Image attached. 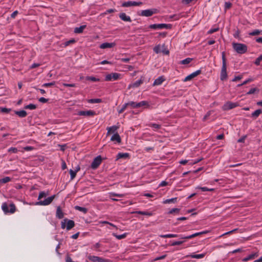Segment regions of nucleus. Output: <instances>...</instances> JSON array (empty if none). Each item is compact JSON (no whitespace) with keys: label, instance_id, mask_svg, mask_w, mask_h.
<instances>
[{"label":"nucleus","instance_id":"obj_1","mask_svg":"<svg viewBox=\"0 0 262 262\" xmlns=\"http://www.w3.org/2000/svg\"><path fill=\"white\" fill-rule=\"evenodd\" d=\"M222 67L221 71L220 78L222 81H224L227 78L226 59L225 52H223L222 53Z\"/></svg>","mask_w":262,"mask_h":262},{"label":"nucleus","instance_id":"obj_2","mask_svg":"<svg viewBox=\"0 0 262 262\" xmlns=\"http://www.w3.org/2000/svg\"><path fill=\"white\" fill-rule=\"evenodd\" d=\"M232 47L233 49L238 54H244L247 52V46L243 43H232Z\"/></svg>","mask_w":262,"mask_h":262},{"label":"nucleus","instance_id":"obj_3","mask_svg":"<svg viewBox=\"0 0 262 262\" xmlns=\"http://www.w3.org/2000/svg\"><path fill=\"white\" fill-rule=\"evenodd\" d=\"M75 226V223L73 220H68L67 219H64L61 223V227L62 229H64L66 227L67 230H70Z\"/></svg>","mask_w":262,"mask_h":262},{"label":"nucleus","instance_id":"obj_4","mask_svg":"<svg viewBox=\"0 0 262 262\" xmlns=\"http://www.w3.org/2000/svg\"><path fill=\"white\" fill-rule=\"evenodd\" d=\"M158 12V10L157 9L153 8L142 10L139 15L142 16L149 17L152 16L154 14L157 13Z\"/></svg>","mask_w":262,"mask_h":262},{"label":"nucleus","instance_id":"obj_5","mask_svg":"<svg viewBox=\"0 0 262 262\" xmlns=\"http://www.w3.org/2000/svg\"><path fill=\"white\" fill-rule=\"evenodd\" d=\"M10 209L9 210L8 206L7 204L6 203H3L2 205V209L5 213H9V212H10L11 213H14L16 210V208H15V205L14 204L12 203L10 205Z\"/></svg>","mask_w":262,"mask_h":262},{"label":"nucleus","instance_id":"obj_6","mask_svg":"<svg viewBox=\"0 0 262 262\" xmlns=\"http://www.w3.org/2000/svg\"><path fill=\"white\" fill-rule=\"evenodd\" d=\"M171 25L170 24H153L150 25L149 26V28L150 29H171Z\"/></svg>","mask_w":262,"mask_h":262},{"label":"nucleus","instance_id":"obj_7","mask_svg":"<svg viewBox=\"0 0 262 262\" xmlns=\"http://www.w3.org/2000/svg\"><path fill=\"white\" fill-rule=\"evenodd\" d=\"M55 197V195H53L50 197L48 198L47 199H46L43 201H40L39 202H36V205L44 206L48 205L51 203V202L53 201Z\"/></svg>","mask_w":262,"mask_h":262},{"label":"nucleus","instance_id":"obj_8","mask_svg":"<svg viewBox=\"0 0 262 262\" xmlns=\"http://www.w3.org/2000/svg\"><path fill=\"white\" fill-rule=\"evenodd\" d=\"M102 162V158L100 156L96 157L92 162L91 164V168L93 169H95L100 165Z\"/></svg>","mask_w":262,"mask_h":262},{"label":"nucleus","instance_id":"obj_9","mask_svg":"<svg viewBox=\"0 0 262 262\" xmlns=\"http://www.w3.org/2000/svg\"><path fill=\"white\" fill-rule=\"evenodd\" d=\"M121 74L117 73H113L106 76L105 80L106 81H111L112 80H117L120 78Z\"/></svg>","mask_w":262,"mask_h":262},{"label":"nucleus","instance_id":"obj_10","mask_svg":"<svg viewBox=\"0 0 262 262\" xmlns=\"http://www.w3.org/2000/svg\"><path fill=\"white\" fill-rule=\"evenodd\" d=\"M238 103L237 102H231L230 101L227 102L223 106L224 110H228L230 109L233 108L238 106Z\"/></svg>","mask_w":262,"mask_h":262},{"label":"nucleus","instance_id":"obj_11","mask_svg":"<svg viewBox=\"0 0 262 262\" xmlns=\"http://www.w3.org/2000/svg\"><path fill=\"white\" fill-rule=\"evenodd\" d=\"M143 4V3L141 2H132V1H128L127 2H124L122 4V6L123 7H128L131 6H140Z\"/></svg>","mask_w":262,"mask_h":262},{"label":"nucleus","instance_id":"obj_12","mask_svg":"<svg viewBox=\"0 0 262 262\" xmlns=\"http://www.w3.org/2000/svg\"><path fill=\"white\" fill-rule=\"evenodd\" d=\"M201 73V71L200 70H197L195 72L191 73V74L189 75L188 76H186L184 81H187L191 80L193 78L195 77L199 74H200Z\"/></svg>","mask_w":262,"mask_h":262},{"label":"nucleus","instance_id":"obj_13","mask_svg":"<svg viewBox=\"0 0 262 262\" xmlns=\"http://www.w3.org/2000/svg\"><path fill=\"white\" fill-rule=\"evenodd\" d=\"M78 115H80V116H91L95 115L96 113H95V112L92 111V110L86 111H80L78 112Z\"/></svg>","mask_w":262,"mask_h":262},{"label":"nucleus","instance_id":"obj_14","mask_svg":"<svg viewBox=\"0 0 262 262\" xmlns=\"http://www.w3.org/2000/svg\"><path fill=\"white\" fill-rule=\"evenodd\" d=\"M208 232H209V231L208 230H206V231H204L200 232H197V233H194V234L189 235V236L182 237H181V238L182 239H190V238H192L193 237H196V236L208 233Z\"/></svg>","mask_w":262,"mask_h":262},{"label":"nucleus","instance_id":"obj_15","mask_svg":"<svg viewBox=\"0 0 262 262\" xmlns=\"http://www.w3.org/2000/svg\"><path fill=\"white\" fill-rule=\"evenodd\" d=\"M116 45V43L115 42H104L102 43L100 46V48L101 49H106V48H111L114 47Z\"/></svg>","mask_w":262,"mask_h":262},{"label":"nucleus","instance_id":"obj_16","mask_svg":"<svg viewBox=\"0 0 262 262\" xmlns=\"http://www.w3.org/2000/svg\"><path fill=\"white\" fill-rule=\"evenodd\" d=\"M119 17L121 19L124 21H129L131 22L132 19L130 17L128 16H127L125 13H121L119 14Z\"/></svg>","mask_w":262,"mask_h":262},{"label":"nucleus","instance_id":"obj_17","mask_svg":"<svg viewBox=\"0 0 262 262\" xmlns=\"http://www.w3.org/2000/svg\"><path fill=\"white\" fill-rule=\"evenodd\" d=\"M111 140L112 141H116L117 143H120L121 142V138L119 135L116 133L114 134L111 137Z\"/></svg>","mask_w":262,"mask_h":262},{"label":"nucleus","instance_id":"obj_18","mask_svg":"<svg viewBox=\"0 0 262 262\" xmlns=\"http://www.w3.org/2000/svg\"><path fill=\"white\" fill-rule=\"evenodd\" d=\"M119 128V127L116 125L112 126L110 127L107 128V135H110L112 133H114Z\"/></svg>","mask_w":262,"mask_h":262},{"label":"nucleus","instance_id":"obj_19","mask_svg":"<svg viewBox=\"0 0 262 262\" xmlns=\"http://www.w3.org/2000/svg\"><path fill=\"white\" fill-rule=\"evenodd\" d=\"M143 81L142 79H140L135 82L129 85L128 89H129L132 88H137L138 87L140 84H141L143 83Z\"/></svg>","mask_w":262,"mask_h":262},{"label":"nucleus","instance_id":"obj_20","mask_svg":"<svg viewBox=\"0 0 262 262\" xmlns=\"http://www.w3.org/2000/svg\"><path fill=\"white\" fill-rule=\"evenodd\" d=\"M86 27V25H82L79 27H76L74 29V33L76 34H80L83 32V30Z\"/></svg>","mask_w":262,"mask_h":262},{"label":"nucleus","instance_id":"obj_21","mask_svg":"<svg viewBox=\"0 0 262 262\" xmlns=\"http://www.w3.org/2000/svg\"><path fill=\"white\" fill-rule=\"evenodd\" d=\"M258 256V254L257 253H252V254L249 255L248 256L245 257L243 259V261H247L249 260L253 259L255 258V257H257Z\"/></svg>","mask_w":262,"mask_h":262},{"label":"nucleus","instance_id":"obj_22","mask_svg":"<svg viewBox=\"0 0 262 262\" xmlns=\"http://www.w3.org/2000/svg\"><path fill=\"white\" fill-rule=\"evenodd\" d=\"M56 216L61 219L64 217V214L62 212L60 206L57 207L56 210Z\"/></svg>","mask_w":262,"mask_h":262},{"label":"nucleus","instance_id":"obj_23","mask_svg":"<svg viewBox=\"0 0 262 262\" xmlns=\"http://www.w3.org/2000/svg\"><path fill=\"white\" fill-rule=\"evenodd\" d=\"M15 114L21 118L25 117L27 115L26 111L24 110L16 111Z\"/></svg>","mask_w":262,"mask_h":262},{"label":"nucleus","instance_id":"obj_24","mask_svg":"<svg viewBox=\"0 0 262 262\" xmlns=\"http://www.w3.org/2000/svg\"><path fill=\"white\" fill-rule=\"evenodd\" d=\"M165 80V79L163 78V76L159 77L158 78L156 79L153 85H158L161 84Z\"/></svg>","mask_w":262,"mask_h":262},{"label":"nucleus","instance_id":"obj_25","mask_svg":"<svg viewBox=\"0 0 262 262\" xmlns=\"http://www.w3.org/2000/svg\"><path fill=\"white\" fill-rule=\"evenodd\" d=\"M205 256V253H204V254H191V255H188L186 256V257H191V258L200 259V258H203Z\"/></svg>","mask_w":262,"mask_h":262},{"label":"nucleus","instance_id":"obj_26","mask_svg":"<svg viewBox=\"0 0 262 262\" xmlns=\"http://www.w3.org/2000/svg\"><path fill=\"white\" fill-rule=\"evenodd\" d=\"M129 156V154L128 153H119L117 156V160L119 159H126L128 158Z\"/></svg>","mask_w":262,"mask_h":262},{"label":"nucleus","instance_id":"obj_27","mask_svg":"<svg viewBox=\"0 0 262 262\" xmlns=\"http://www.w3.org/2000/svg\"><path fill=\"white\" fill-rule=\"evenodd\" d=\"M88 259L93 262H99L101 257L97 256L89 255L88 257Z\"/></svg>","mask_w":262,"mask_h":262},{"label":"nucleus","instance_id":"obj_28","mask_svg":"<svg viewBox=\"0 0 262 262\" xmlns=\"http://www.w3.org/2000/svg\"><path fill=\"white\" fill-rule=\"evenodd\" d=\"M261 113H262V110L261 109H258V110H256L255 112H254L251 114V116H252V117H253L254 118H256Z\"/></svg>","mask_w":262,"mask_h":262},{"label":"nucleus","instance_id":"obj_29","mask_svg":"<svg viewBox=\"0 0 262 262\" xmlns=\"http://www.w3.org/2000/svg\"><path fill=\"white\" fill-rule=\"evenodd\" d=\"M75 209L77 210H78L79 211H81L83 212L84 213H86L88 212V209L85 207H82L79 206H75Z\"/></svg>","mask_w":262,"mask_h":262},{"label":"nucleus","instance_id":"obj_30","mask_svg":"<svg viewBox=\"0 0 262 262\" xmlns=\"http://www.w3.org/2000/svg\"><path fill=\"white\" fill-rule=\"evenodd\" d=\"M133 213H138V214H142V215H148V216H151L152 214L151 212H146V211H137L134 212Z\"/></svg>","mask_w":262,"mask_h":262},{"label":"nucleus","instance_id":"obj_31","mask_svg":"<svg viewBox=\"0 0 262 262\" xmlns=\"http://www.w3.org/2000/svg\"><path fill=\"white\" fill-rule=\"evenodd\" d=\"M249 34L251 36H255V35H258L259 34H262V30H255L249 33Z\"/></svg>","mask_w":262,"mask_h":262},{"label":"nucleus","instance_id":"obj_32","mask_svg":"<svg viewBox=\"0 0 262 262\" xmlns=\"http://www.w3.org/2000/svg\"><path fill=\"white\" fill-rule=\"evenodd\" d=\"M127 233H124L121 235H117L116 233H113V235L115 237H116L118 239H121L124 238L126 236Z\"/></svg>","mask_w":262,"mask_h":262},{"label":"nucleus","instance_id":"obj_33","mask_svg":"<svg viewBox=\"0 0 262 262\" xmlns=\"http://www.w3.org/2000/svg\"><path fill=\"white\" fill-rule=\"evenodd\" d=\"M192 60V58H187L181 61V63L183 64H186L190 63Z\"/></svg>","mask_w":262,"mask_h":262},{"label":"nucleus","instance_id":"obj_34","mask_svg":"<svg viewBox=\"0 0 262 262\" xmlns=\"http://www.w3.org/2000/svg\"><path fill=\"white\" fill-rule=\"evenodd\" d=\"M24 108L25 109L34 110L36 108V105L34 104H30L29 105H26Z\"/></svg>","mask_w":262,"mask_h":262},{"label":"nucleus","instance_id":"obj_35","mask_svg":"<svg viewBox=\"0 0 262 262\" xmlns=\"http://www.w3.org/2000/svg\"><path fill=\"white\" fill-rule=\"evenodd\" d=\"M259 90L257 88H252L250 90V91L247 93V95H251L255 93V92H258Z\"/></svg>","mask_w":262,"mask_h":262},{"label":"nucleus","instance_id":"obj_36","mask_svg":"<svg viewBox=\"0 0 262 262\" xmlns=\"http://www.w3.org/2000/svg\"><path fill=\"white\" fill-rule=\"evenodd\" d=\"M11 180V178L9 177H5L0 180V183H6L9 182Z\"/></svg>","mask_w":262,"mask_h":262},{"label":"nucleus","instance_id":"obj_37","mask_svg":"<svg viewBox=\"0 0 262 262\" xmlns=\"http://www.w3.org/2000/svg\"><path fill=\"white\" fill-rule=\"evenodd\" d=\"M88 102L92 103H100L102 102L101 99H92L88 100Z\"/></svg>","mask_w":262,"mask_h":262},{"label":"nucleus","instance_id":"obj_38","mask_svg":"<svg viewBox=\"0 0 262 262\" xmlns=\"http://www.w3.org/2000/svg\"><path fill=\"white\" fill-rule=\"evenodd\" d=\"M177 198H172L170 199H167V200H166L165 201H164L163 202V203L164 204L170 203H175L177 201Z\"/></svg>","mask_w":262,"mask_h":262},{"label":"nucleus","instance_id":"obj_39","mask_svg":"<svg viewBox=\"0 0 262 262\" xmlns=\"http://www.w3.org/2000/svg\"><path fill=\"white\" fill-rule=\"evenodd\" d=\"M137 106H138V107H140L143 106L148 105L147 102H146L145 101H143L138 102V103H137Z\"/></svg>","mask_w":262,"mask_h":262},{"label":"nucleus","instance_id":"obj_40","mask_svg":"<svg viewBox=\"0 0 262 262\" xmlns=\"http://www.w3.org/2000/svg\"><path fill=\"white\" fill-rule=\"evenodd\" d=\"M198 188L202 190L203 191H212L214 190L213 188H208L207 187H198Z\"/></svg>","mask_w":262,"mask_h":262},{"label":"nucleus","instance_id":"obj_41","mask_svg":"<svg viewBox=\"0 0 262 262\" xmlns=\"http://www.w3.org/2000/svg\"><path fill=\"white\" fill-rule=\"evenodd\" d=\"M127 104H128V106H130L132 108H138L137 102H135L134 101H130L128 103H126Z\"/></svg>","mask_w":262,"mask_h":262},{"label":"nucleus","instance_id":"obj_42","mask_svg":"<svg viewBox=\"0 0 262 262\" xmlns=\"http://www.w3.org/2000/svg\"><path fill=\"white\" fill-rule=\"evenodd\" d=\"M261 60H262V54L256 59V60L254 62V63L257 66H259L260 64V62Z\"/></svg>","mask_w":262,"mask_h":262},{"label":"nucleus","instance_id":"obj_43","mask_svg":"<svg viewBox=\"0 0 262 262\" xmlns=\"http://www.w3.org/2000/svg\"><path fill=\"white\" fill-rule=\"evenodd\" d=\"M70 175H71V180H73L75 178V177H76V171H75V170H73L72 169H70Z\"/></svg>","mask_w":262,"mask_h":262},{"label":"nucleus","instance_id":"obj_44","mask_svg":"<svg viewBox=\"0 0 262 262\" xmlns=\"http://www.w3.org/2000/svg\"><path fill=\"white\" fill-rule=\"evenodd\" d=\"M128 106V104H127L126 103H125L123 106H122V107L118 111V113L119 114H121L125 110L126 108H127V107Z\"/></svg>","mask_w":262,"mask_h":262},{"label":"nucleus","instance_id":"obj_45","mask_svg":"<svg viewBox=\"0 0 262 262\" xmlns=\"http://www.w3.org/2000/svg\"><path fill=\"white\" fill-rule=\"evenodd\" d=\"M237 230H238V229H237V228H236V229H233V230H231V231H230L227 232H226V233H224V234H222V235H220L219 237H222V236H224V235H228V234H231V233H232L235 232L236 231H237Z\"/></svg>","mask_w":262,"mask_h":262},{"label":"nucleus","instance_id":"obj_46","mask_svg":"<svg viewBox=\"0 0 262 262\" xmlns=\"http://www.w3.org/2000/svg\"><path fill=\"white\" fill-rule=\"evenodd\" d=\"M169 17L171 19L173 18L174 20H178L181 17V14H174V15L170 16Z\"/></svg>","mask_w":262,"mask_h":262},{"label":"nucleus","instance_id":"obj_47","mask_svg":"<svg viewBox=\"0 0 262 262\" xmlns=\"http://www.w3.org/2000/svg\"><path fill=\"white\" fill-rule=\"evenodd\" d=\"M47 195H48L47 193H45L43 191H41L39 194V195L38 197V200H40L41 198H42L43 197H46Z\"/></svg>","mask_w":262,"mask_h":262},{"label":"nucleus","instance_id":"obj_48","mask_svg":"<svg viewBox=\"0 0 262 262\" xmlns=\"http://www.w3.org/2000/svg\"><path fill=\"white\" fill-rule=\"evenodd\" d=\"M110 195L111 197H112V196L123 197L124 195L123 194H118V193H116L114 192H111L110 193Z\"/></svg>","mask_w":262,"mask_h":262},{"label":"nucleus","instance_id":"obj_49","mask_svg":"<svg viewBox=\"0 0 262 262\" xmlns=\"http://www.w3.org/2000/svg\"><path fill=\"white\" fill-rule=\"evenodd\" d=\"M55 84V81H53V82H50V83H44L42 85V86H43V87L51 86L54 85Z\"/></svg>","mask_w":262,"mask_h":262},{"label":"nucleus","instance_id":"obj_50","mask_svg":"<svg viewBox=\"0 0 262 262\" xmlns=\"http://www.w3.org/2000/svg\"><path fill=\"white\" fill-rule=\"evenodd\" d=\"M232 6V4L230 2H225V10L230 9Z\"/></svg>","mask_w":262,"mask_h":262},{"label":"nucleus","instance_id":"obj_51","mask_svg":"<svg viewBox=\"0 0 262 262\" xmlns=\"http://www.w3.org/2000/svg\"><path fill=\"white\" fill-rule=\"evenodd\" d=\"M75 40L74 39H72L69 41H66L64 42V46H69V45H70L71 43H75Z\"/></svg>","mask_w":262,"mask_h":262},{"label":"nucleus","instance_id":"obj_52","mask_svg":"<svg viewBox=\"0 0 262 262\" xmlns=\"http://www.w3.org/2000/svg\"><path fill=\"white\" fill-rule=\"evenodd\" d=\"M179 211H180V209H179V208H173V209H172L171 210H170L169 211L168 213L169 214H172V213H173L174 212L179 213Z\"/></svg>","mask_w":262,"mask_h":262},{"label":"nucleus","instance_id":"obj_53","mask_svg":"<svg viewBox=\"0 0 262 262\" xmlns=\"http://www.w3.org/2000/svg\"><path fill=\"white\" fill-rule=\"evenodd\" d=\"M86 79L87 80H91V81H99L100 80L99 79H98V78H96L94 77H86Z\"/></svg>","mask_w":262,"mask_h":262},{"label":"nucleus","instance_id":"obj_54","mask_svg":"<svg viewBox=\"0 0 262 262\" xmlns=\"http://www.w3.org/2000/svg\"><path fill=\"white\" fill-rule=\"evenodd\" d=\"M184 242V241H176V242H173V243L171 244V246L180 245L182 244Z\"/></svg>","mask_w":262,"mask_h":262},{"label":"nucleus","instance_id":"obj_55","mask_svg":"<svg viewBox=\"0 0 262 262\" xmlns=\"http://www.w3.org/2000/svg\"><path fill=\"white\" fill-rule=\"evenodd\" d=\"M154 51L155 52H156V53H159L160 52H161V50H160V45H158V46H156L154 48Z\"/></svg>","mask_w":262,"mask_h":262},{"label":"nucleus","instance_id":"obj_56","mask_svg":"<svg viewBox=\"0 0 262 262\" xmlns=\"http://www.w3.org/2000/svg\"><path fill=\"white\" fill-rule=\"evenodd\" d=\"M9 152H12L13 153H16L18 151V149L15 147H11L8 149Z\"/></svg>","mask_w":262,"mask_h":262},{"label":"nucleus","instance_id":"obj_57","mask_svg":"<svg viewBox=\"0 0 262 262\" xmlns=\"http://www.w3.org/2000/svg\"><path fill=\"white\" fill-rule=\"evenodd\" d=\"M243 78V76L241 75H238L237 76H235L233 79H232V81L233 82H235V81H236L237 80H241L242 78Z\"/></svg>","mask_w":262,"mask_h":262},{"label":"nucleus","instance_id":"obj_58","mask_svg":"<svg viewBox=\"0 0 262 262\" xmlns=\"http://www.w3.org/2000/svg\"><path fill=\"white\" fill-rule=\"evenodd\" d=\"M247 138V136L245 135V136H243L242 138H241L240 139H239L238 140H237V142L238 143H244L245 142V140L246 139V138Z\"/></svg>","mask_w":262,"mask_h":262},{"label":"nucleus","instance_id":"obj_59","mask_svg":"<svg viewBox=\"0 0 262 262\" xmlns=\"http://www.w3.org/2000/svg\"><path fill=\"white\" fill-rule=\"evenodd\" d=\"M211 115V111H209L203 118V121H205Z\"/></svg>","mask_w":262,"mask_h":262},{"label":"nucleus","instance_id":"obj_60","mask_svg":"<svg viewBox=\"0 0 262 262\" xmlns=\"http://www.w3.org/2000/svg\"><path fill=\"white\" fill-rule=\"evenodd\" d=\"M219 30V28L217 27V28H214V29H210L209 31H208V34H212L215 32H216L217 31Z\"/></svg>","mask_w":262,"mask_h":262},{"label":"nucleus","instance_id":"obj_61","mask_svg":"<svg viewBox=\"0 0 262 262\" xmlns=\"http://www.w3.org/2000/svg\"><path fill=\"white\" fill-rule=\"evenodd\" d=\"M1 109L2 112H3V113H8L10 112V111H11V109L5 108V107L1 108Z\"/></svg>","mask_w":262,"mask_h":262},{"label":"nucleus","instance_id":"obj_62","mask_svg":"<svg viewBox=\"0 0 262 262\" xmlns=\"http://www.w3.org/2000/svg\"><path fill=\"white\" fill-rule=\"evenodd\" d=\"M150 126L156 128V129H159L161 127V125L157 124H150Z\"/></svg>","mask_w":262,"mask_h":262},{"label":"nucleus","instance_id":"obj_63","mask_svg":"<svg viewBox=\"0 0 262 262\" xmlns=\"http://www.w3.org/2000/svg\"><path fill=\"white\" fill-rule=\"evenodd\" d=\"M39 101L41 103H46L48 101V99L43 97H41L39 99Z\"/></svg>","mask_w":262,"mask_h":262},{"label":"nucleus","instance_id":"obj_64","mask_svg":"<svg viewBox=\"0 0 262 262\" xmlns=\"http://www.w3.org/2000/svg\"><path fill=\"white\" fill-rule=\"evenodd\" d=\"M99 262H112V261L109 259H104V258L101 257Z\"/></svg>","mask_w":262,"mask_h":262}]
</instances>
